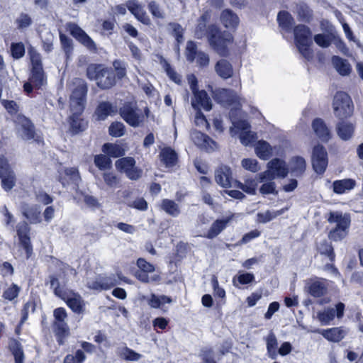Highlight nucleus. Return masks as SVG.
<instances>
[{
    "label": "nucleus",
    "instance_id": "4d7b16f0",
    "mask_svg": "<svg viewBox=\"0 0 363 363\" xmlns=\"http://www.w3.org/2000/svg\"><path fill=\"white\" fill-rule=\"evenodd\" d=\"M168 27L172 29V35L176 38L178 43H181L184 40V29L182 26L177 23H169Z\"/></svg>",
    "mask_w": 363,
    "mask_h": 363
},
{
    "label": "nucleus",
    "instance_id": "e433bc0d",
    "mask_svg": "<svg viewBox=\"0 0 363 363\" xmlns=\"http://www.w3.org/2000/svg\"><path fill=\"white\" fill-rule=\"evenodd\" d=\"M161 209L172 217H177L180 213V208L173 200L164 199L161 203Z\"/></svg>",
    "mask_w": 363,
    "mask_h": 363
},
{
    "label": "nucleus",
    "instance_id": "9d476101",
    "mask_svg": "<svg viewBox=\"0 0 363 363\" xmlns=\"http://www.w3.org/2000/svg\"><path fill=\"white\" fill-rule=\"evenodd\" d=\"M31 60V72L28 80L35 88H40L46 83V76L43 70L40 55L36 52H30Z\"/></svg>",
    "mask_w": 363,
    "mask_h": 363
},
{
    "label": "nucleus",
    "instance_id": "79ce46f5",
    "mask_svg": "<svg viewBox=\"0 0 363 363\" xmlns=\"http://www.w3.org/2000/svg\"><path fill=\"white\" fill-rule=\"evenodd\" d=\"M326 291L327 288L325 285L319 281L312 282L308 286L309 294L315 298L324 296L326 294Z\"/></svg>",
    "mask_w": 363,
    "mask_h": 363
},
{
    "label": "nucleus",
    "instance_id": "393cba45",
    "mask_svg": "<svg viewBox=\"0 0 363 363\" xmlns=\"http://www.w3.org/2000/svg\"><path fill=\"white\" fill-rule=\"evenodd\" d=\"M266 342V348L267 356L272 359H276L278 357V340L275 334L270 331V333L264 337Z\"/></svg>",
    "mask_w": 363,
    "mask_h": 363
},
{
    "label": "nucleus",
    "instance_id": "dca6fc26",
    "mask_svg": "<svg viewBox=\"0 0 363 363\" xmlns=\"http://www.w3.org/2000/svg\"><path fill=\"white\" fill-rule=\"evenodd\" d=\"M70 34L90 52H96L97 47L94 41L77 24L69 26Z\"/></svg>",
    "mask_w": 363,
    "mask_h": 363
},
{
    "label": "nucleus",
    "instance_id": "7c9ffc66",
    "mask_svg": "<svg viewBox=\"0 0 363 363\" xmlns=\"http://www.w3.org/2000/svg\"><path fill=\"white\" fill-rule=\"evenodd\" d=\"M53 329L59 345H63V339L68 336L69 333V328L67 323L65 321L54 322Z\"/></svg>",
    "mask_w": 363,
    "mask_h": 363
},
{
    "label": "nucleus",
    "instance_id": "bf43d9fd",
    "mask_svg": "<svg viewBox=\"0 0 363 363\" xmlns=\"http://www.w3.org/2000/svg\"><path fill=\"white\" fill-rule=\"evenodd\" d=\"M318 316L319 320L323 325H327L334 319L335 316V310L333 308H327L323 312L318 313Z\"/></svg>",
    "mask_w": 363,
    "mask_h": 363
},
{
    "label": "nucleus",
    "instance_id": "f704fd0d",
    "mask_svg": "<svg viewBox=\"0 0 363 363\" xmlns=\"http://www.w3.org/2000/svg\"><path fill=\"white\" fill-rule=\"evenodd\" d=\"M288 210L289 207H285L278 211H272L267 210L264 213H258L257 215V221L261 223H267L271 221L272 220L276 218L277 217L282 215Z\"/></svg>",
    "mask_w": 363,
    "mask_h": 363
},
{
    "label": "nucleus",
    "instance_id": "412c9836",
    "mask_svg": "<svg viewBox=\"0 0 363 363\" xmlns=\"http://www.w3.org/2000/svg\"><path fill=\"white\" fill-rule=\"evenodd\" d=\"M230 168L225 165L220 166L215 172V179L218 184L227 188L230 186Z\"/></svg>",
    "mask_w": 363,
    "mask_h": 363
},
{
    "label": "nucleus",
    "instance_id": "cd10ccee",
    "mask_svg": "<svg viewBox=\"0 0 363 363\" xmlns=\"http://www.w3.org/2000/svg\"><path fill=\"white\" fill-rule=\"evenodd\" d=\"M215 71L222 79H226L233 75V69L232 65L226 60H218L215 66Z\"/></svg>",
    "mask_w": 363,
    "mask_h": 363
},
{
    "label": "nucleus",
    "instance_id": "13d9d810",
    "mask_svg": "<svg viewBox=\"0 0 363 363\" xmlns=\"http://www.w3.org/2000/svg\"><path fill=\"white\" fill-rule=\"evenodd\" d=\"M199 52V51L197 50V45L194 41L189 40L187 42L186 47V57L189 62H193Z\"/></svg>",
    "mask_w": 363,
    "mask_h": 363
},
{
    "label": "nucleus",
    "instance_id": "c756f323",
    "mask_svg": "<svg viewBox=\"0 0 363 363\" xmlns=\"http://www.w3.org/2000/svg\"><path fill=\"white\" fill-rule=\"evenodd\" d=\"M161 161L166 167H170L176 164L177 161V155L171 147L163 148L160 154Z\"/></svg>",
    "mask_w": 363,
    "mask_h": 363
},
{
    "label": "nucleus",
    "instance_id": "37998d69",
    "mask_svg": "<svg viewBox=\"0 0 363 363\" xmlns=\"http://www.w3.org/2000/svg\"><path fill=\"white\" fill-rule=\"evenodd\" d=\"M296 12L299 20L302 21L309 22L312 18L313 11L304 3H300L296 5Z\"/></svg>",
    "mask_w": 363,
    "mask_h": 363
},
{
    "label": "nucleus",
    "instance_id": "8fccbe9b",
    "mask_svg": "<svg viewBox=\"0 0 363 363\" xmlns=\"http://www.w3.org/2000/svg\"><path fill=\"white\" fill-rule=\"evenodd\" d=\"M147 8L154 18L164 19L165 18L164 11L160 5L155 1L152 0L148 2Z\"/></svg>",
    "mask_w": 363,
    "mask_h": 363
},
{
    "label": "nucleus",
    "instance_id": "72a5a7b5",
    "mask_svg": "<svg viewBox=\"0 0 363 363\" xmlns=\"http://www.w3.org/2000/svg\"><path fill=\"white\" fill-rule=\"evenodd\" d=\"M322 335L329 341L338 342L344 338L345 333L340 328H333L323 330Z\"/></svg>",
    "mask_w": 363,
    "mask_h": 363
},
{
    "label": "nucleus",
    "instance_id": "9b49d317",
    "mask_svg": "<svg viewBox=\"0 0 363 363\" xmlns=\"http://www.w3.org/2000/svg\"><path fill=\"white\" fill-rule=\"evenodd\" d=\"M0 179L1 187L6 191H11L16 185V174L3 155H0Z\"/></svg>",
    "mask_w": 363,
    "mask_h": 363
},
{
    "label": "nucleus",
    "instance_id": "20e7f679",
    "mask_svg": "<svg viewBox=\"0 0 363 363\" xmlns=\"http://www.w3.org/2000/svg\"><path fill=\"white\" fill-rule=\"evenodd\" d=\"M328 221L330 224H335V228L330 230L328 238L335 242L342 240L346 236L347 230L350 224L349 216L338 211L330 212Z\"/></svg>",
    "mask_w": 363,
    "mask_h": 363
},
{
    "label": "nucleus",
    "instance_id": "4c0bfd02",
    "mask_svg": "<svg viewBox=\"0 0 363 363\" xmlns=\"http://www.w3.org/2000/svg\"><path fill=\"white\" fill-rule=\"evenodd\" d=\"M102 150L112 157H120L125 155L124 149L117 144L105 143L102 147Z\"/></svg>",
    "mask_w": 363,
    "mask_h": 363
},
{
    "label": "nucleus",
    "instance_id": "6ab92c4d",
    "mask_svg": "<svg viewBox=\"0 0 363 363\" xmlns=\"http://www.w3.org/2000/svg\"><path fill=\"white\" fill-rule=\"evenodd\" d=\"M233 218V215H230L224 219H218L214 221L205 237L208 239H213L217 237L227 226Z\"/></svg>",
    "mask_w": 363,
    "mask_h": 363
},
{
    "label": "nucleus",
    "instance_id": "774afa93",
    "mask_svg": "<svg viewBox=\"0 0 363 363\" xmlns=\"http://www.w3.org/2000/svg\"><path fill=\"white\" fill-rule=\"evenodd\" d=\"M201 359L204 363H216L214 359V352L212 349L203 348L200 354Z\"/></svg>",
    "mask_w": 363,
    "mask_h": 363
},
{
    "label": "nucleus",
    "instance_id": "c85d7f7f",
    "mask_svg": "<svg viewBox=\"0 0 363 363\" xmlns=\"http://www.w3.org/2000/svg\"><path fill=\"white\" fill-rule=\"evenodd\" d=\"M65 300L73 312L78 314L83 313L84 306V301L79 294H73L70 296L65 297Z\"/></svg>",
    "mask_w": 363,
    "mask_h": 363
},
{
    "label": "nucleus",
    "instance_id": "c9c22d12",
    "mask_svg": "<svg viewBox=\"0 0 363 363\" xmlns=\"http://www.w3.org/2000/svg\"><path fill=\"white\" fill-rule=\"evenodd\" d=\"M9 350L14 356L16 363H23L24 354L21 344L16 339H11L9 343Z\"/></svg>",
    "mask_w": 363,
    "mask_h": 363
},
{
    "label": "nucleus",
    "instance_id": "49530a36",
    "mask_svg": "<svg viewBox=\"0 0 363 363\" xmlns=\"http://www.w3.org/2000/svg\"><path fill=\"white\" fill-rule=\"evenodd\" d=\"M172 298L165 295L157 296L154 294H152L147 302L149 306H151L152 308H158L162 304L165 303H172Z\"/></svg>",
    "mask_w": 363,
    "mask_h": 363
},
{
    "label": "nucleus",
    "instance_id": "a878e982",
    "mask_svg": "<svg viewBox=\"0 0 363 363\" xmlns=\"http://www.w3.org/2000/svg\"><path fill=\"white\" fill-rule=\"evenodd\" d=\"M332 64L336 71L341 76H348L352 71V67L347 60L334 55L331 59Z\"/></svg>",
    "mask_w": 363,
    "mask_h": 363
},
{
    "label": "nucleus",
    "instance_id": "f03ea898",
    "mask_svg": "<svg viewBox=\"0 0 363 363\" xmlns=\"http://www.w3.org/2000/svg\"><path fill=\"white\" fill-rule=\"evenodd\" d=\"M87 77L96 82L99 88L109 89L116 84V74L112 67L102 64H91L86 69Z\"/></svg>",
    "mask_w": 363,
    "mask_h": 363
},
{
    "label": "nucleus",
    "instance_id": "bb28decb",
    "mask_svg": "<svg viewBox=\"0 0 363 363\" xmlns=\"http://www.w3.org/2000/svg\"><path fill=\"white\" fill-rule=\"evenodd\" d=\"M336 130L337 135L342 140L346 141L352 138L354 131V126L352 123L342 121L337 123Z\"/></svg>",
    "mask_w": 363,
    "mask_h": 363
},
{
    "label": "nucleus",
    "instance_id": "1a4fd4ad",
    "mask_svg": "<svg viewBox=\"0 0 363 363\" xmlns=\"http://www.w3.org/2000/svg\"><path fill=\"white\" fill-rule=\"evenodd\" d=\"M189 83L190 88L194 94V99L191 101V106L194 108H198V104H201L203 108L208 111L212 108V103L207 92L204 90L199 91L198 89V81L194 75L189 77Z\"/></svg>",
    "mask_w": 363,
    "mask_h": 363
},
{
    "label": "nucleus",
    "instance_id": "473e14b6",
    "mask_svg": "<svg viewBox=\"0 0 363 363\" xmlns=\"http://www.w3.org/2000/svg\"><path fill=\"white\" fill-rule=\"evenodd\" d=\"M72 115L70 116V128L72 132L77 134L86 129L87 123L79 118L81 113H77L75 111H72Z\"/></svg>",
    "mask_w": 363,
    "mask_h": 363
},
{
    "label": "nucleus",
    "instance_id": "052dcab7",
    "mask_svg": "<svg viewBox=\"0 0 363 363\" xmlns=\"http://www.w3.org/2000/svg\"><path fill=\"white\" fill-rule=\"evenodd\" d=\"M49 279L50 287L54 290V294L57 296L60 297L62 299H65V294L63 292L62 289L60 287V281L58 278H57L54 275H50L49 277Z\"/></svg>",
    "mask_w": 363,
    "mask_h": 363
},
{
    "label": "nucleus",
    "instance_id": "680f3d73",
    "mask_svg": "<svg viewBox=\"0 0 363 363\" xmlns=\"http://www.w3.org/2000/svg\"><path fill=\"white\" fill-rule=\"evenodd\" d=\"M191 140L195 143L196 145L202 148L203 145H205V142L210 141L209 137L200 131H194L191 134Z\"/></svg>",
    "mask_w": 363,
    "mask_h": 363
},
{
    "label": "nucleus",
    "instance_id": "2eb2a0df",
    "mask_svg": "<svg viewBox=\"0 0 363 363\" xmlns=\"http://www.w3.org/2000/svg\"><path fill=\"white\" fill-rule=\"evenodd\" d=\"M30 228L25 221L20 222L16 225V232L20 244L26 250L28 259L30 257L33 252V246L30 238Z\"/></svg>",
    "mask_w": 363,
    "mask_h": 363
},
{
    "label": "nucleus",
    "instance_id": "c03bdc74",
    "mask_svg": "<svg viewBox=\"0 0 363 363\" xmlns=\"http://www.w3.org/2000/svg\"><path fill=\"white\" fill-rule=\"evenodd\" d=\"M318 252L329 258L331 262L335 260V255L333 250V247L330 242L327 240H323L318 245Z\"/></svg>",
    "mask_w": 363,
    "mask_h": 363
},
{
    "label": "nucleus",
    "instance_id": "603ef678",
    "mask_svg": "<svg viewBox=\"0 0 363 363\" xmlns=\"http://www.w3.org/2000/svg\"><path fill=\"white\" fill-rule=\"evenodd\" d=\"M60 40L67 58H69L73 51L72 40L63 33H60Z\"/></svg>",
    "mask_w": 363,
    "mask_h": 363
},
{
    "label": "nucleus",
    "instance_id": "58836bf2",
    "mask_svg": "<svg viewBox=\"0 0 363 363\" xmlns=\"http://www.w3.org/2000/svg\"><path fill=\"white\" fill-rule=\"evenodd\" d=\"M277 21L283 29L289 30L292 28L294 18L288 11H281L277 15Z\"/></svg>",
    "mask_w": 363,
    "mask_h": 363
},
{
    "label": "nucleus",
    "instance_id": "4468645a",
    "mask_svg": "<svg viewBox=\"0 0 363 363\" xmlns=\"http://www.w3.org/2000/svg\"><path fill=\"white\" fill-rule=\"evenodd\" d=\"M86 284L91 290L101 291L108 290L113 286L120 284V282L116 279L114 275L106 277L99 274L94 278L88 277Z\"/></svg>",
    "mask_w": 363,
    "mask_h": 363
},
{
    "label": "nucleus",
    "instance_id": "338daca9",
    "mask_svg": "<svg viewBox=\"0 0 363 363\" xmlns=\"http://www.w3.org/2000/svg\"><path fill=\"white\" fill-rule=\"evenodd\" d=\"M243 191L249 194H255L257 182L253 180H247L245 184L240 183L238 186Z\"/></svg>",
    "mask_w": 363,
    "mask_h": 363
},
{
    "label": "nucleus",
    "instance_id": "b1692460",
    "mask_svg": "<svg viewBox=\"0 0 363 363\" xmlns=\"http://www.w3.org/2000/svg\"><path fill=\"white\" fill-rule=\"evenodd\" d=\"M220 18L222 24L225 28L230 29L235 28L240 22L238 15L230 9L223 10L221 12Z\"/></svg>",
    "mask_w": 363,
    "mask_h": 363
},
{
    "label": "nucleus",
    "instance_id": "2f4dec72",
    "mask_svg": "<svg viewBox=\"0 0 363 363\" xmlns=\"http://www.w3.org/2000/svg\"><path fill=\"white\" fill-rule=\"evenodd\" d=\"M115 112V107L108 101H103L97 106L95 114L97 116L99 120L104 121L108 116Z\"/></svg>",
    "mask_w": 363,
    "mask_h": 363
},
{
    "label": "nucleus",
    "instance_id": "864d4df0",
    "mask_svg": "<svg viewBox=\"0 0 363 363\" xmlns=\"http://www.w3.org/2000/svg\"><path fill=\"white\" fill-rule=\"evenodd\" d=\"M11 54L14 59H21L25 55V45L23 43H12L11 44Z\"/></svg>",
    "mask_w": 363,
    "mask_h": 363
},
{
    "label": "nucleus",
    "instance_id": "aec40b11",
    "mask_svg": "<svg viewBox=\"0 0 363 363\" xmlns=\"http://www.w3.org/2000/svg\"><path fill=\"white\" fill-rule=\"evenodd\" d=\"M306 164L304 158L300 156L293 157L289 164V172L292 176L299 177L306 171Z\"/></svg>",
    "mask_w": 363,
    "mask_h": 363
},
{
    "label": "nucleus",
    "instance_id": "ddd939ff",
    "mask_svg": "<svg viewBox=\"0 0 363 363\" xmlns=\"http://www.w3.org/2000/svg\"><path fill=\"white\" fill-rule=\"evenodd\" d=\"M311 163L313 170L323 174L328 167V159L326 149L321 145H315L312 152Z\"/></svg>",
    "mask_w": 363,
    "mask_h": 363
},
{
    "label": "nucleus",
    "instance_id": "6e6552de",
    "mask_svg": "<svg viewBox=\"0 0 363 363\" xmlns=\"http://www.w3.org/2000/svg\"><path fill=\"white\" fill-rule=\"evenodd\" d=\"M213 98L218 104L224 107L235 106L239 108L241 106L243 100L234 90L227 89H215L213 91Z\"/></svg>",
    "mask_w": 363,
    "mask_h": 363
},
{
    "label": "nucleus",
    "instance_id": "5fc2aeb1",
    "mask_svg": "<svg viewBox=\"0 0 363 363\" xmlns=\"http://www.w3.org/2000/svg\"><path fill=\"white\" fill-rule=\"evenodd\" d=\"M21 288L16 284H12L11 286L3 292V298L8 301H13L18 297Z\"/></svg>",
    "mask_w": 363,
    "mask_h": 363
},
{
    "label": "nucleus",
    "instance_id": "a18cd8bd",
    "mask_svg": "<svg viewBox=\"0 0 363 363\" xmlns=\"http://www.w3.org/2000/svg\"><path fill=\"white\" fill-rule=\"evenodd\" d=\"M255 152L257 155L262 160H267L271 155V148L268 143L266 141H259L256 147Z\"/></svg>",
    "mask_w": 363,
    "mask_h": 363
},
{
    "label": "nucleus",
    "instance_id": "f3484780",
    "mask_svg": "<svg viewBox=\"0 0 363 363\" xmlns=\"http://www.w3.org/2000/svg\"><path fill=\"white\" fill-rule=\"evenodd\" d=\"M235 128L242 130L240 135V142L247 146L252 145L257 139V135L249 130L250 125L246 121H240L235 125Z\"/></svg>",
    "mask_w": 363,
    "mask_h": 363
},
{
    "label": "nucleus",
    "instance_id": "de8ad7c7",
    "mask_svg": "<svg viewBox=\"0 0 363 363\" xmlns=\"http://www.w3.org/2000/svg\"><path fill=\"white\" fill-rule=\"evenodd\" d=\"M113 69L116 74V82L121 80L126 76V63L120 60H116L113 62Z\"/></svg>",
    "mask_w": 363,
    "mask_h": 363
},
{
    "label": "nucleus",
    "instance_id": "423d86ee",
    "mask_svg": "<svg viewBox=\"0 0 363 363\" xmlns=\"http://www.w3.org/2000/svg\"><path fill=\"white\" fill-rule=\"evenodd\" d=\"M333 112L335 117L343 120L352 116L354 106L350 96L344 91H337L333 101Z\"/></svg>",
    "mask_w": 363,
    "mask_h": 363
},
{
    "label": "nucleus",
    "instance_id": "3c124183",
    "mask_svg": "<svg viewBox=\"0 0 363 363\" xmlns=\"http://www.w3.org/2000/svg\"><path fill=\"white\" fill-rule=\"evenodd\" d=\"M23 214L31 223H37L40 221V211L36 206L27 208L24 210Z\"/></svg>",
    "mask_w": 363,
    "mask_h": 363
},
{
    "label": "nucleus",
    "instance_id": "a211bd4d",
    "mask_svg": "<svg viewBox=\"0 0 363 363\" xmlns=\"http://www.w3.org/2000/svg\"><path fill=\"white\" fill-rule=\"evenodd\" d=\"M312 128L321 141L327 143L330 139V130L323 119L315 118L312 122Z\"/></svg>",
    "mask_w": 363,
    "mask_h": 363
},
{
    "label": "nucleus",
    "instance_id": "f257e3e1",
    "mask_svg": "<svg viewBox=\"0 0 363 363\" xmlns=\"http://www.w3.org/2000/svg\"><path fill=\"white\" fill-rule=\"evenodd\" d=\"M208 18L207 13H203L198 20L195 29V37L201 39L207 36L211 47L220 56L225 57L228 54V45L233 41V37L228 32H221L216 25L206 27Z\"/></svg>",
    "mask_w": 363,
    "mask_h": 363
},
{
    "label": "nucleus",
    "instance_id": "0eeeda50",
    "mask_svg": "<svg viewBox=\"0 0 363 363\" xmlns=\"http://www.w3.org/2000/svg\"><path fill=\"white\" fill-rule=\"evenodd\" d=\"M120 115L122 118L131 127L142 126L145 121V116L136 104L125 103L120 108Z\"/></svg>",
    "mask_w": 363,
    "mask_h": 363
},
{
    "label": "nucleus",
    "instance_id": "6e6d98bb",
    "mask_svg": "<svg viewBox=\"0 0 363 363\" xmlns=\"http://www.w3.org/2000/svg\"><path fill=\"white\" fill-rule=\"evenodd\" d=\"M108 132L111 136L121 137L125 133V125L121 122H113L109 126Z\"/></svg>",
    "mask_w": 363,
    "mask_h": 363
},
{
    "label": "nucleus",
    "instance_id": "5701e85b",
    "mask_svg": "<svg viewBox=\"0 0 363 363\" xmlns=\"http://www.w3.org/2000/svg\"><path fill=\"white\" fill-rule=\"evenodd\" d=\"M267 167L273 171L277 177L285 178L289 173V168L286 167V162L279 158L272 160L268 162Z\"/></svg>",
    "mask_w": 363,
    "mask_h": 363
},
{
    "label": "nucleus",
    "instance_id": "39448f33",
    "mask_svg": "<svg viewBox=\"0 0 363 363\" xmlns=\"http://www.w3.org/2000/svg\"><path fill=\"white\" fill-rule=\"evenodd\" d=\"M87 86L81 78H74L72 81V94L70 96V110L82 113L84 108Z\"/></svg>",
    "mask_w": 363,
    "mask_h": 363
},
{
    "label": "nucleus",
    "instance_id": "e2e57ef3",
    "mask_svg": "<svg viewBox=\"0 0 363 363\" xmlns=\"http://www.w3.org/2000/svg\"><path fill=\"white\" fill-rule=\"evenodd\" d=\"M259 192L262 195L266 194H278V191L276 190V184L274 182H263V184L259 188Z\"/></svg>",
    "mask_w": 363,
    "mask_h": 363
},
{
    "label": "nucleus",
    "instance_id": "ea45409f",
    "mask_svg": "<svg viewBox=\"0 0 363 363\" xmlns=\"http://www.w3.org/2000/svg\"><path fill=\"white\" fill-rule=\"evenodd\" d=\"M117 354L121 358L126 361H138L142 357L140 354L127 347H118Z\"/></svg>",
    "mask_w": 363,
    "mask_h": 363
},
{
    "label": "nucleus",
    "instance_id": "4be33fe9",
    "mask_svg": "<svg viewBox=\"0 0 363 363\" xmlns=\"http://www.w3.org/2000/svg\"><path fill=\"white\" fill-rule=\"evenodd\" d=\"M356 181L353 179L335 180L333 183V190L336 194H343L356 186Z\"/></svg>",
    "mask_w": 363,
    "mask_h": 363
},
{
    "label": "nucleus",
    "instance_id": "a19ab883",
    "mask_svg": "<svg viewBox=\"0 0 363 363\" xmlns=\"http://www.w3.org/2000/svg\"><path fill=\"white\" fill-rule=\"evenodd\" d=\"M135 166V160L133 157H122L116 162V168L125 174Z\"/></svg>",
    "mask_w": 363,
    "mask_h": 363
},
{
    "label": "nucleus",
    "instance_id": "09e8293b",
    "mask_svg": "<svg viewBox=\"0 0 363 363\" xmlns=\"http://www.w3.org/2000/svg\"><path fill=\"white\" fill-rule=\"evenodd\" d=\"M94 164L100 170L109 169L112 167L111 160L105 155H97L94 157Z\"/></svg>",
    "mask_w": 363,
    "mask_h": 363
},
{
    "label": "nucleus",
    "instance_id": "69168bd1",
    "mask_svg": "<svg viewBox=\"0 0 363 363\" xmlns=\"http://www.w3.org/2000/svg\"><path fill=\"white\" fill-rule=\"evenodd\" d=\"M148 272L138 270L135 273V277L143 283H149L151 281H157L160 279V277L154 275L150 277L147 274Z\"/></svg>",
    "mask_w": 363,
    "mask_h": 363
},
{
    "label": "nucleus",
    "instance_id": "f8f14e48",
    "mask_svg": "<svg viewBox=\"0 0 363 363\" xmlns=\"http://www.w3.org/2000/svg\"><path fill=\"white\" fill-rule=\"evenodd\" d=\"M18 123V133L23 140L41 142V137L36 133L35 125L30 119L23 116H19Z\"/></svg>",
    "mask_w": 363,
    "mask_h": 363
},
{
    "label": "nucleus",
    "instance_id": "0e129e2a",
    "mask_svg": "<svg viewBox=\"0 0 363 363\" xmlns=\"http://www.w3.org/2000/svg\"><path fill=\"white\" fill-rule=\"evenodd\" d=\"M18 29H24L32 24V19L27 13H22L16 21Z\"/></svg>",
    "mask_w": 363,
    "mask_h": 363
},
{
    "label": "nucleus",
    "instance_id": "7ed1b4c3",
    "mask_svg": "<svg viewBox=\"0 0 363 363\" xmlns=\"http://www.w3.org/2000/svg\"><path fill=\"white\" fill-rule=\"evenodd\" d=\"M294 40L298 52L308 61L313 59V52L310 48L313 44L312 32L306 25L299 24L294 29Z\"/></svg>",
    "mask_w": 363,
    "mask_h": 363
}]
</instances>
